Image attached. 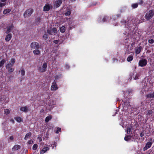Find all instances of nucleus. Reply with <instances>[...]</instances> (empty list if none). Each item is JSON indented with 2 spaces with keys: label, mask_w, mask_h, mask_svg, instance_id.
I'll return each mask as SVG.
<instances>
[{
  "label": "nucleus",
  "mask_w": 154,
  "mask_h": 154,
  "mask_svg": "<svg viewBox=\"0 0 154 154\" xmlns=\"http://www.w3.org/2000/svg\"><path fill=\"white\" fill-rule=\"evenodd\" d=\"M51 118L52 117L51 116H47L45 119V122H48L51 119Z\"/></svg>",
  "instance_id": "7c9ffc66"
},
{
  "label": "nucleus",
  "mask_w": 154,
  "mask_h": 154,
  "mask_svg": "<svg viewBox=\"0 0 154 154\" xmlns=\"http://www.w3.org/2000/svg\"><path fill=\"white\" fill-rule=\"evenodd\" d=\"M153 113V112L152 110H149L147 111L146 115L147 116H152V114Z\"/></svg>",
  "instance_id": "c85d7f7f"
},
{
  "label": "nucleus",
  "mask_w": 154,
  "mask_h": 154,
  "mask_svg": "<svg viewBox=\"0 0 154 154\" xmlns=\"http://www.w3.org/2000/svg\"><path fill=\"white\" fill-rule=\"evenodd\" d=\"M52 8V5L49 4H46L44 6L43 11H48Z\"/></svg>",
  "instance_id": "f8f14e48"
},
{
  "label": "nucleus",
  "mask_w": 154,
  "mask_h": 154,
  "mask_svg": "<svg viewBox=\"0 0 154 154\" xmlns=\"http://www.w3.org/2000/svg\"><path fill=\"white\" fill-rule=\"evenodd\" d=\"M153 154H154V153H153Z\"/></svg>",
  "instance_id": "0e129e2a"
},
{
  "label": "nucleus",
  "mask_w": 154,
  "mask_h": 154,
  "mask_svg": "<svg viewBox=\"0 0 154 154\" xmlns=\"http://www.w3.org/2000/svg\"><path fill=\"white\" fill-rule=\"evenodd\" d=\"M8 69V72H13V71H14V68H11V67L9 68V69Z\"/></svg>",
  "instance_id": "ea45409f"
},
{
  "label": "nucleus",
  "mask_w": 154,
  "mask_h": 154,
  "mask_svg": "<svg viewBox=\"0 0 154 154\" xmlns=\"http://www.w3.org/2000/svg\"><path fill=\"white\" fill-rule=\"evenodd\" d=\"M7 0H1V2H5V3H6L5 2L7 1Z\"/></svg>",
  "instance_id": "5fc2aeb1"
},
{
  "label": "nucleus",
  "mask_w": 154,
  "mask_h": 154,
  "mask_svg": "<svg viewBox=\"0 0 154 154\" xmlns=\"http://www.w3.org/2000/svg\"><path fill=\"white\" fill-rule=\"evenodd\" d=\"M61 128L58 127L57 128V131H56V133L57 134H58L59 132H60L61 131Z\"/></svg>",
  "instance_id": "79ce46f5"
},
{
  "label": "nucleus",
  "mask_w": 154,
  "mask_h": 154,
  "mask_svg": "<svg viewBox=\"0 0 154 154\" xmlns=\"http://www.w3.org/2000/svg\"><path fill=\"white\" fill-rule=\"evenodd\" d=\"M14 28V26L12 25L8 27L7 30L6 32L7 34H8Z\"/></svg>",
  "instance_id": "6ab92c4d"
},
{
  "label": "nucleus",
  "mask_w": 154,
  "mask_h": 154,
  "mask_svg": "<svg viewBox=\"0 0 154 154\" xmlns=\"http://www.w3.org/2000/svg\"><path fill=\"white\" fill-rule=\"evenodd\" d=\"M20 110L25 112H26L29 111L28 107L26 106L21 107L20 108Z\"/></svg>",
  "instance_id": "2eb2a0df"
},
{
  "label": "nucleus",
  "mask_w": 154,
  "mask_h": 154,
  "mask_svg": "<svg viewBox=\"0 0 154 154\" xmlns=\"http://www.w3.org/2000/svg\"><path fill=\"white\" fill-rule=\"evenodd\" d=\"M38 147V145L36 144H34L32 146V149L33 150H35L37 149Z\"/></svg>",
  "instance_id": "58836bf2"
},
{
  "label": "nucleus",
  "mask_w": 154,
  "mask_h": 154,
  "mask_svg": "<svg viewBox=\"0 0 154 154\" xmlns=\"http://www.w3.org/2000/svg\"><path fill=\"white\" fill-rule=\"evenodd\" d=\"M142 49V48L141 46L136 47L135 49L136 53L137 54H139L140 53Z\"/></svg>",
  "instance_id": "f3484780"
},
{
  "label": "nucleus",
  "mask_w": 154,
  "mask_h": 154,
  "mask_svg": "<svg viewBox=\"0 0 154 154\" xmlns=\"http://www.w3.org/2000/svg\"><path fill=\"white\" fill-rule=\"evenodd\" d=\"M111 19V18H109V17L107 16H104L103 17L102 19V22H107L108 21H109L110 19Z\"/></svg>",
  "instance_id": "aec40b11"
},
{
  "label": "nucleus",
  "mask_w": 154,
  "mask_h": 154,
  "mask_svg": "<svg viewBox=\"0 0 154 154\" xmlns=\"http://www.w3.org/2000/svg\"><path fill=\"white\" fill-rule=\"evenodd\" d=\"M138 5L137 3H135L131 5V7L133 8H136L138 6Z\"/></svg>",
  "instance_id": "473e14b6"
},
{
  "label": "nucleus",
  "mask_w": 154,
  "mask_h": 154,
  "mask_svg": "<svg viewBox=\"0 0 154 154\" xmlns=\"http://www.w3.org/2000/svg\"><path fill=\"white\" fill-rule=\"evenodd\" d=\"M6 3L0 2V7H2L6 5Z\"/></svg>",
  "instance_id": "e433bc0d"
},
{
  "label": "nucleus",
  "mask_w": 154,
  "mask_h": 154,
  "mask_svg": "<svg viewBox=\"0 0 154 154\" xmlns=\"http://www.w3.org/2000/svg\"><path fill=\"white\" fill-rule=\"evenodd\" d=\"M11 10V9L9 8L6 9L4 11L3 14H6L10 13Z\"/></svg>",
  "instance_id": "5701e85b"
},
{
  "label": "nucleus",
  "mask_w": 154,
  "mask_h": 154,
  "mask_svg": "<svg viewBox=\"0 0 154 154\" xmlns=\"http://www.w3.org/2000/svg\"><path fill=\"white\" fill-rule=\"evenodd\" d=\"M123 103L122 105L123 106V108L125 111H127L128 109L130 108L131 106L129 104V100L128 98H125L122 100Z\"/></svg>",
  "instance_id": "f03ea898"
},
{
  "label": "nucleus",
  "mask_w": 154,
  "mask_h": 154,
  "mask_svg": "<svg viewBox=\"0 0 154 154\" xmlns=\"http://www.w3.org/2000/svg\"><path fill=\"white\" fill-rule=\"evenodd\" d=\"M71 13V12L70 10L69 9L67 10V12L65 13V15L66 16H69V15Z\"/></svg>",
  "instance_id": "72a5a7b5"
},
{
  "label": "nucleus",
  "mask_w": 154,
  "mask_h": 154,
  "mask_svg": "<svg viewBox=\"0 0 154 154\" xmlns=\"http://www.w3.org/2000/svg\"><path fill=\"white\" fill-rule=\"evenodd\" d=\"M6 61V60H5L3 59L0 62V67H1L2 66Z\"/></svg>",
  "instance_id": "cd10ccee"
},
{
  "label": "nucleus",
  "mask_w": 154,
  "mask_h": 154,
  "mask_svg": "<svg viewBox=\"0 0 154 154\" xmlns=\"http://www.w3.org/2000/svg\"><path fill=\"white\" fill-rule=\"evenodd\" d=\"M60 77V75H57L55 77V78L56 79H59Z\"/></svg>",
  "instance_id": "49530a36"
},
{
  "label": "nucleus",
  "mask_w": 154,
  "mask_h": 154,
  "mask_svg": "<svg viewBox=\"0 0 154 154\" xmlns=\"http://www.w3.org/2000/svg\"><path fill=\"white\" fill-rule=\"evenodd\" d=\"M14 139V137L13 136H11L10 137V139L11 140H12Z\"/></svg>",
  "instance_id": "864d4df0"
},
{
  "label": "nucleus",
  "mask_w": 154,
  "mask_h": 154,
  "mask_svg": "<svg viewBox=\"0 0 154 154\" xmlns=\"http://www.w3.org/2000/svg\"><path fill=\"white\" fill-rule=\"evenodd\" d=\"M43 38L46 40L48 38V35L47 34H45L43 36Z\"/></svg>",
  "instance_id": "a19ab883"
},
{
  "label": "nucleus",
  "mask_w": 154,
  "mask_h": 154,
  "mask_svg": "<svg viewBox=\"0 0 154 154\" xmlns=\"http://www.w3.org/2000/svg\"><path fill=\"white\" fill-rule=\"evenodd\" d=\"M56 82V80H54L51 87V89L52 91H55L57 89Z\"/></svg>",
  "instance_id": "9d476101"
},
{
  "label": "nucleus",
  "mask_w": 154,
  "mask_h": 154,
  "mask_svg": "<svg viewBox=\"0 0 154 154\" xmlns=\"http://www.w3.org/2000/svg\"><path fill=\"white\" fill-rule=\"evenodd\" d=\"M15 119L17 121L19 122H20L22 121L20 117H16L15 118Z\"/></svg>",
  "instance_id": "f704fd0d"
},
{
  "label": "nucleus",
  "mask_w": 154,
  "mask_h": 154,
  "mask_svg": "<svg viewBox=\"0 0 154 154\" xmlns=\"http://www.w3.org/2000/svg\"><path fill=\"white\" fill-rule=\"evenodd\" d=\"M148 154H150V153H148Z\"/></svg>",
  "instance_id": "680f3d73"
},
{
  "label": "nucleus",
  "mask_w": 154,
  "mask_h": 154,
  "mask_svg": "<svg viewBox=\"0 0 154 154\" xmlns=\"http://www.w3.org/2000/svg\"><path fill=\"white\" fill-rule=\"evenodd\" d=\"M15 60L14 58H11L9 62H7L6 65V69H9L15 63Z\"/></svg>",
  "instance_id": "20e7f679"
},
{
  "label": "nucleus",
  "mask_w": 154,
  "mask_h": 154,
  "mask_svg": "<svg viewBox=\"0 0 154 154\" xmlns=\"http://www.w3.org/2000/svg\"><path fill=\"white\" fill-rule=\"evenodd\" d=\"M58 42H59L58 40H54V42L56 44H57L58 43Z\"/></svg>",
  "instance_id": "3c124183"
},
{
  "label": "nucleus",
  "mask_w": 154,
  "mask_h": 154,
  "mask_svg": "<svg viewBox=\"0 0 154 154\" xmlns=\"http://www.w3.org/2000/svg\"><path fill=\"white\" fill-rule=\"evenodd\" d=\"M32 133H31L29 132L27 134L24 138V139L25 140H27L28 138H29V137L31 136Z\"/></svg>",
  "instance_id": "b1692460"
},
{
  "label": "nucleus",
  "mask_w": 154,
  "mask_h": 154,
  "mask_svg": "<svg viewBox=\"0 0 154 154\" xmlns=\"http://www.w3.org/2000/svg\"><path fill=\"white\" fill-rule=\"evenodd\" d=\"M146 97L147 98L151 99L154 98V91L152 93L148 94L146 95Z\"/></svg>",
  "instance_id": "dca6fc26"
},
{
  "label": "nucleus",
  "mask_w": 154,
  "mask_h": 154,
  "mask_svg": "<svg viewBox=\"0 0 154 154\" xmlns=\"http://www.w3.org/2000/svg\"><path fill=\"white\" fill-rule=\"evenodd\" d=\"M48 64L47 63H44L42 66H38V70L41 72H45L47 69Z\"/></svg>",
  "instance_id": "39448f33"
},
{
  "label": "nucleus",
  "mask_w": 154,
  "mask_h": 154,
  "mask_svg": "<svg viewBox=\"0 0 154 154\" xmlns=\"http://www.w3.org/2000/svg\"><path fill=\"white\" fill-rule=\"evenodd\" d=\"M20 72L21 73V75L22 76H24L25 75V72L23 69H21Z\"/></svg>",
  "instance_id": "4c0bfd02"
},
{
  "label": "nucleus",
  "mask_w": 154,
  "mask_h": 154,
  "mask_svg": "<svg viewBox=\"0 0 154 154\" xmlns=\"http://www.w3.org/2000/svg\"><path fill=\"white\" fill-rule=\"evenodd\" d=\"M117 111H116V112H115V114H114V115H112V116H115L116 115V114H117Z\"/></svg>",
  "instance_id": "13d9d810"
},
{
  "label": "nucleus",
  "mask_w": 154,
  "mask_h": 154,
  "mask_svg": "<svg viewBox=\"0 0 154 154\" xmlns=\"http://www.w3.org/2000/svg\"><path fill=\"white\" fill-rule=\"evenodd\" d=\"M57 29L55 28H53L48 29L47 30L48 34L50 35H55L57 32Z\"/></svg>",
  "instance_id": "0eeeda50"
},
{
  "label": "nucleus",
  "mask_w": 154,
  "mask_h": 154,
  "mask_svg": "<svg viewBox=\"0 0 154 154\" xmlns=\"http://www.w3.org/2000/svg\"><path fill=\"white\" fill-rule=\"evenodd\" d=\"M120 16V14H119L118 16H115L114 17V18H112V19H114V20H116V19H117L118 17H119Z\"/></svg>",
  "instance_id": "de8ad7c7"
},
{
  "label": "nucleus",
  "mask_w": 154,
  "mask_h": 154,
  "mask_svg": "<svg viewBox=\"0 0 154 154\" xmlns=\"http://www.w3.org/2000/svg\"><path fill=\"white\" fill-rule=\"evenodd\" d=\"M33 53L35 55H38L40 54V51L38 50V49H37L33 50Z\"/></svg>",
  "instance_id": "4be33fe9"
},
{
  "label": "nucleus",
  "mask_w": 154,
  "mask_h": 154,
  "mask_svg": "<svg viewBox=\"0 0 154 154\" xmlns=\"http://www.w3.org/2000/svg\"><path fill=\"white\" fill-rule=\"evenodd\" d=\"M62 1L61 0H57L54 3V7L56 8L59 7L61 4Z\"/></svg>",
  "instance_id": "4468645a"
},
{
  "label": "nucleus",
  "mask_w": 154,
  "mask_h": 154,
  "mask_svg": "<svg viewBox=\"0 0 154 154\" xmlns=\"http://www.w3.org/2000/svg\"><path fill=\"white\" fill-rule=\"evenodd\" d=\"M143 3V2L142 1H141L140 2V4H142Z\"/></svg>",
  "instance_id": "bf43d9fd"
},
{
  "label": "nucleus",
  "mask_w": 154,
  "mask_h": 154,
  "mask_svg": "<svg viewBox=\"0 0 154 154\" xmlns=\"http://www.w3.org/2000/svg\"><path fill=\"white\" fill-rule=\"evenodd\" d=\"M113 62H114L115 61H117V59H116L113 58Z\"/></svg>",
  "instance_id": "6e6d98bb"
},
{
  "label": "nucleus",
  "mask_w": 154,
  "mask_h": 154,
  "mask_svg": "<svg viewBox=\"0 0 154 154\" xmlns=\"http://www.w3.org/2000/svg\"><path fill=\"white\" fill-rule=\"evenodd\" d=\"M132 90L131 89H128L127 91H126V92L124 94L126 95L128 94V95H130L132 93Z\"/></svg>",
  "instance_id": "a878e982"
},
{
  "label": "nucleus",
  "mask_w": 154,
  "mask_h": 154,
  "mask_svg": "<svg viewBox=\"0 0 154 154\" xmlns=\"http://www.w3.org/2000/svg\"><path fill=\"white\" fill-rule=\"evenodd\" d=\"M131 136L130 135H128L127 136H125V137L124 138V140L125 141H127L131 139Z\"/></svg>",
  "instance_id": "c756f323"
},
{
  "label": "nucleus",
  "mask_w": 154,
  "mask_h": 154,
  "mask_svg": "<svg viewBox=\"0 0 154 154\" xmlns=\"http://www.w3.org/2000/svg\"><path fill=\"white\" fill-rule=\"evenodd\" d=\"M69 65H68V64H66V69H69Z\"/></svg>",
  "instance_id": "603ef678"
},
{
  "label": "nucleus",
  "mask_w": 154,
  "mask_h": 154,
  "mask_svg": "<svg viewBox=\"0 0 154 154\" xmlns=\"http://www.w3.org/2000/svg\"><path fill=\"white\" fill-rule=\"evenodd\" d=\"M154 15V11L151 10L149 11L145 15V18L147 20L151 19Z\"/></svg>",
  "instance_id": "7ed1b4c3"
},
{
  "label": "nucleus",
  "mask_w": 154,
  "mask_h": 154,
  "mask_svg": "<svg viewBox=\"0 0 154 154\" xmlns=\"http://www.w3.org/2000/svg\"><path fill=\"white\" fill-rule=\"evenodd\" d=\"M12 37L11 34H8L5 37V40L7 42H8L10 41Z\"/></svg>",
  "instance_id": "a211bd4d"
},
{
  "label": "nucleus",
  "mask_w": 154,
  "mask_h": 154,
  "mask_svg": "<svg viewBox=\"0 0 154 154\" xmlns=\"http://www.w3.org/2000/svg\"><path fill=\"white\" fill-rule=\"evenodd\" d=\"M131 128L130 127H128L127 128V133L128 134H130Z\"/></svg>",
  "instance_id": "c9c22d12"
},
{
  "label": "nucleus",
  "mask_w": 154,
  "mask_h": 154,
  "mask_svg": "<svg viewBox=\"0 0 154 154\" xmlns=\"http://www.w3.org/2000/svg\"><path fill=\"white\" fill-rule=\"evenodd\" d=\"M152 144V143L150 142H148L146 144L145 146L143 148V150L145 151L148 149L150 148Z\"/></svg>",
  "instance_id": "ddd939ff"
},
{
  "label": "nucleus",
  "mask_w": 154,
  "mask_h": 154,
  "mask_svg": "<svg viewBox=\"0 0 154 154\" xmlns=\"http://www.w3.org/2000/svg\"><path fill=\"white\" fill-rule=\"evenodd\" d=\"M140 136L141 137H142L144 136V134L143 132H141L140 133Z\"/></svg>",
  "instance_id": "8fccbe9b"
},
{
  "label": "nucleus",
  "mask_w": 154,
  "mask_h": 154,
  "mask_svg": "<svg viewBox=\"0 0 154 154\" xmlns=\"http://www.w3.org/2000/svg\"><path fill=\"white\" fill-rule=\"evenodd\" d=\"M10 121L13 123H14V121L13 119H11Z\"/></svg>",
  "instance_id": "4d7b16f0"
},
{
  "label": "nucleus",
  "mask_w": 154,
  "mask_h": 154,
  "mask_svg": "<svg viewBox=\"0 0 154 154\" xmlns=\"http://www.w3.org/2000/svg\"><path fill=\"white\" fill-rule=\"evenodd\" d=\"M150 44H152L154 42V40L153 39H150L148 40Z\"/></svg>",
  "instance_id": "37998d69"
},
{
  "label": "nucleus",
  "mask_w": 154,
  "mask_h": 154,
  "mask_svg": "<svg viewBox=\"0 0 154 154\" xmlns=\"http://www.w3.org/2000/svg\"><path fill=\"white\" fill-rule=\"evenodd\" d=\"M33 10L29 9L26 10L24 13L23 16L24 17H27L30 16L33 12Z\"/></svg>",
  "instance_id": "423d86ee"
},
{
  "label": "nucleus",
  "mask_w": 154,
  "mask_h": 154,
  "mask_svg": "<svg viewBox=\"0 0 154 154\" xmlns=\"http://www.w3.org/2000/svg\"><path fill=\"white\" fill-rule=\"evenodd\" d=\"M10 110L8 109H4V114L6 115L10 113Z\"/></svg>",
  "instance_id": "2f4dec72"
},
{
  "label": "nucleus",
  "mask_w": 154,
  "mask_h": 154,
  "mask_svg": "<svg viewBox=\"0 0 154 154\" xmlns=\"http://www.w3.org/2000/svg\"><path fill=\"white\" fill-rule=\"evenodd\" d=\"M139 76H140V75L139 74H136V76H135V77L134 78V79L136 80V79H138V78L139 77Z\"/></svg>",
  "instance_id": "c03bdc74"
},
{
  "label": "nucleus",
  "mask_w": 154,
  "mask_h": 154,
  "mask_svg": "<svg viewBox=\"0 0 154 154\" xmlns=\"http://www.w3.org/2000/svg\"><path fill=\"white\" fill-rule=\"evenodd\" d=\"M31 47L33 49H39L40 46L38 43L36 42H32L30 45Z\"/></svg>",
  "instance_id": "1a4fd4ad"
},
{
  "label": "nucleus",
  "mask_w": 154,
  "mask_h": 154,
  "mask_svg": "<svg viewBox=\"0 0 154 154\" xmlns=\"http://www.w3.org/2000/svg\"><path fill=\"white\" fill-rule=\"evenodd\" d=\"M135 20V18L131 17L128 18L126 21H125L124 20H121V23H124L125 26V31L124 32L125 35L129 36V35L133 34V32L136 27Z\"/></svg>",
  "instance_id": "f257e3e1"
},
{
  "label": "nucleus",
  "mask_w": 154,
  "mask_h": 154,
  "mask_svg": "<svg viewBox=\"0 0 154 154\" xmlns=\"http://www.w3.org/2000/svg\"><path fill=\"white\" fill-rule=\"evenodd\" d=\"M37 138L39 140V142H41L42 141V139L41 137L39 136Z\"/></svg>",
  "instance_id": "09e8293b"
},
{
  "label": "nucleus",
  "mask_w": 154,
  "mask_h": 154,
  "mask_svg": "<svg viewBox=\"0 0 154 154\" xmlns=\"http://www.w3.org/2000/svg\"><path fill=\"white\" fill-rule=\"evenodd\" d=\"M49 149V148L47 146L45 145L43 148L42 149H40V154H43L44 153Z\"/></svg>",
  "instance_id": "9b49d317"
},
{
  "label": "nucleus",
  "mask_w": 154,
  "mask_h": 154,
  "mask_svg": "<svg viewBox=\"0 0 154 154\" xmlns=\"http://www.w3.org/2000/svg\"><path fill=\"white\" fill-rule=\"evenodd\" d=\"M43 144H44V143H43Z\"/></svg>",
  "instance_id": "e2e57ef3"
},
{
  "label": "nucleus",
  "mask_w": 154,
  "mask_h": 154,
  "mask_svg": "<svg viewBox=\"0 0 154 154\" xmlns=\"http://www.w3.org/2000/svg\"><path fill=\"white\" fill-rule=\"evenodd\" d=\"M147 63L146 60L144 59L140 60L139 62V65L141 67H143L146 66Z\"/></svg>",
  "instance_id": "6e6552de"
},
{
  "label": "nucleus",
  "mask_w": 154,
  "mask_h": 154,
  "mask_svg": "<svg viewBox=\"0 0 154 154\" xmlns=\"http://www.w3.org/2000/svg\"><path fill=\"white\" fill-rule=\"evenodd\" d=\"M28 143L29 144H32L33 143V141H32V140H31L28 141Z\"/></svg>",
  "instance_id": "a18cd8bd"
},
{
  "label": "nucleus",
  "mask_w": 154,
  "mask_h": 154,
  "mask_svg": "<svg viewBox=\"0 0 154 154\" xmlns=\"http://www.w3.org/2000/svg\"><path fill=\"white\" fill-rule=\"evenodd\" d=\"M133 59V56L132 55H130L128 56L127 58V60L128 62L132 61Z\"/></svg>",
  "instance_id": "bb28decb"
},
{
  "label": "nucleus",
  "mask_w": 154,
  "mask_h": 154,
  "mask_svg": "<svg viewBox=\"0 0 154 154\" xmlns=\"http://www.w3.org/2000/svg\"><path fill=\"white\" fill-rule=\"evenodd\" d=\"M75 0H71V2H74L75 1Z\"/></svg>",
  "instance_id": "052dcab7"
},
{
  "label": "nucleus",
  "mask_w": 154,
  "mask_h": 154,
  "mask_svg": "<svg viewBox=\"0 0 154 154\" xmlns=\"http://www.w3.org/2000/svg\"><path fill=\"white\" fill-rule=\"evenodd\" d=\"M60 31L61 33H64L66 30L65 27L64 26H62L60 28Z\"/></svg>",
  "instance_id": "393cba45"
},
{
  "label": "nucleus",
  "mask_w": 154,
  "mask_h": 154,
  "mask_svg": "<svg viewBox=\"0 0 154 154\" xmlns=\"http://www.w3.org/2000/svg\"><path fill=\"white\" fill-rule=\"evenodd\" d=\"M20 146L18 145H16L14 146L12 149V151H14L20 149Z\"/></svg>",
  "instance_id": "412c9836"
}]
</instances>
